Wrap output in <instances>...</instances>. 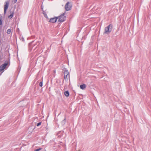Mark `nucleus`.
Returning a JSON list of instances; mask_svg holds the SVG:
<instances>
[{
  "instance_id": "nucleus-25",
  "label": "nucleus",
  "mask_w": 151,
  "mask_h": 151,
  "mask_svg": "<svg viewBox=\"0 0 151 151\" xmlns=\"http://www.w3.org/2000/svg\"><path fill=\"white\" fill-rule=\"evenodd\" d=\"M78 151H81L80 150H79Z\"/></svg>"
},
{
  "instance_id": "nucleus-17",
  "label": "nucleus",
  "mask_w": 151,
  "mask_h": 151,
  "mask_svg": "<svg viewBox=\"0 0 151 151\" xmlns=\"http://www.w3.org/2000/svg\"><path fill=\"white\" fill-rule=\"evenodd\" d=\"M41 149V148H40L37 149L35 150V151H39Z\"/></svg>"
},
{
  "instance_id": "nucleus-12",
  "label": "nucleus",
  "mask_w": 151,
  "mask_h": 151,
  "mask_svg": "<svg viewBox=\"0 0 151 151\" xmlns=\"http://www.w3.org/2000/svg\"><path fill=\"white\" fill-rule=\"evenodd\" d=\"M20 39L22 41L24 42V39L22 36H20L19 37Z\"/></svg>"
},
{
  "instance_id": "nucleus-18",
  "label": "nucleus",
  "mask_w": 151,
  "mask_h": 151,
  "mask_svg": "<svg viewBox=\"0 0 151 151\" xmlns=\"http://www.w3.org/2000/svg\"><path fill=\"white\" fill-rule=\"evenodd\" d=\"M44 16L45 17H47V15L46 14H44Z\"/></svg>"
},
{
  "instance_id": "nucleus-7",
  "label": "nucleus",
  "mask_w": 151,
  "mask_h": 151,
  "mask_svg": "<svg viewBox=\"0 0 151 151\" xmlns=\"http://www.w3.org/2000/svg\"><path fill=\"white\" fill-rule=\"evenodd\" d=\"M10 14L8 17L9 19H11L13 16V15L14 13V10L10 11Z\"/></svg>"
},
{
  "instance_id": "nucleus-2",
  "label": "nucleus",
  "mask_w": 151,
  "mask_h": 151,
  "mask_svg": "<svg viewBox=\"0 0 151 151\" xmlns=\"http://www.w3.org/2000/svg\"><path fill=\"white\" fill-rule=\"evenodd\" d=\"M66 12L65 11L59 16V22H63L66 19V16H65Z\"/></svg>"
},
{
  "instance_id": "nucleus-19",
  "label": "nucleus",
  "mask_w": 151,
  "mask_h": 151,
  "mask_svg": "<svg viewBox=\"0 0 151 151\" xmlns=\"http://www.w3.org/2000/svg\"><path fill=\"white\" fill-rule=\"evenodd\" d=\"M17 0H14L13 2L14 3H16L17 2Z\"/></svg>"
},
{
  "instance_id": "nucleus-1",
  "label": "nucleus",
  "mask_w": 151,
  "mask_h": 151,
  "mask_svg": "<svg viewBox=\"0 0 151 151\" xmlns=\"http://www.w3.org/2000/svg\"><path fill=\"white\" fill-rule=\"evenodd\" d=\"M113 28L112 24H109L108 26L105 28L104 33L108 34L111 32Z\"/></svg>"
},
{
  "instance_id": "nucleus-8",
  "label": "nucleus",
  "mask_w": 151,
  "mask_h": 151,
  "mask_svg": "<svg viewBox=\"0 0 151 151\" xmlns=\"http://www.w3.org/2000/svg\"><path fill=\"white\" fill-rule=\"evenodd\" d=\"M68 74L69 72L67 70H65L64 72V78L66 79L67 78L68 76Z\"/></svg>"
},
{
  "instance_id": "nucleus-13",
  "label": "nucleus",
  "mask_w": 151,
  "mask_h": 151,
  "mask_svg": "<svg viewBox=\"0 0 151 151\" xmlns=\"http://www.w3.org/2000/svg\"><path fill=\"white\" fill-rule=\"evenodd\" d=\"M11 30L10 29H7V31L6 33L7 34H10L11 32Z\"/></svg>"
},
{
  "instance_id": "nucleus-20",
  "label": "nucleus",
  "mask_w": 151,
  "mask_h": 151,
  "mask_svg": "<svg viewBox=\"0 0 151 151\" xmlns=\"http://www.w3.org/2000/svg\"><path fill=\"white\" fill-rule=\"evenodd\" d=\"M41 7L42 9L43 10V6H42V4L41 5Z\"/></svg>"
},
{
  "instance_id": "nucleus-10",
  "label": "nucleus",
  "mask_w": 151,
  "mask_h": 151,
  "mask_svg": "<svg viewBox=\"0 0 151 151\" xmlns=\"http://www.w3.org/2000/svg\"><path fill=\"white\" fill-rule=\"evenodd\" d=\"M86 87V85L85 84H83L81 85L80 86V88L81 89H83L85 88Z\"/></svg>"
},
{
  "instance_id": "nucleus-15",
  "label": "nucleus",
  "mask_w": 151,
  "mask_h": 151,
  "mask_svg": "<svg viewBox=\"0 0 151 151\" xmlns=\"http://www.w3.org/2000/svg\"><path fill=\"white\" fill-rule=\"evenodd\" d=\"M39 86H40V87H42L43 86V82H42V81H41L40 82V84H39Z\"/></svg>"
},
{
  "instance_id": "nucleus-11",
  "label": "nucleus",
  "mask_w": 151,
  "mask_h": 151,
  "mask_svg": "<svg viewBox=\"0 0 151 151\" xmlns=\"http://www.w3.org/2000/svg\"><path fill=\"white\" fill-rule=\"evenodd\" d=\"M64 94L66 96L68 97L69 95V93L68 91H66L65 92Z\"/></svg>"
},
{
  "instance_id": "nucleus-24",
  "label": "nucleus",
  "mask_w": 151,
  "mask_h": 151,
  "mask_svg": "<svg viewBox=\"0 0 151 151\" xmlns=\"http://www.w3.org/2000/svg\"><path fill=\"white\" fill-rule=\"evenodd\" d=\"M19 68H20V69L21 68V67H20V66H19Z\"/></svg>"
},
{
  "instance_id": "nucleus-23",
  "label": "nucleus",
  "mask_w": 151,
  "mask_h": 151,
  "mask_svg": "<svg viewBox=\"0 0 151 151\" xmlns=\"http://www.w3.org/2000/svg\"><path fill=\"white\" fill-rule=\"evenodd\" d=\"M44 11H43V14H45V13H44Z\"/></svg>"
},
{
  "instance_id": "nucleus-5",
  "label": "nucleus",
  "mask_w": 151,
  "mask_h": 151,
  "mask_svg": "<svg viewBox=\"0 0 151 151\" xmlns=\"http://www.w3.org/2000/svg\"><path fill=\"white\" fill-rule=\"evenodd\" d=\"M8 64V62L6 61L5 63L0 66V72L3 70Z\"/></svg>"
},
{
  "instance_id": "nucleus-21",
  "label": "nucleus",
  "mask_w": 151,
  "mask_h": 151,
  "mask_svg": "<svg viewBox=\"0 0 151 151\" xmlns=\"http://www.w3.org/2000/svg\"><path fill=\"white\" fill-rule=\"evenodd\" d=\"M58 137L59 138H60L61 137V135H58Z\"/></svg>"
},
{
  "instance_id": "nucleus-22",
  "label": "nucleus",
  "mask_w": 151,
  "mask_h": 151,
  "mask_svg": "<svg viewBox=\"0 0 151 151\" xmlns=\"http://www.w3.org/2000/svg\"><path fill=\"white\" fill-rule=\"evenodd\" d=\"M51 45H50V48H48V50H50V48H51Z\"/></svg>"
},
{
  "instance_id": "nucleus-14",
  "label": "nucleus",
  "mask_w": 151,
  "mask_h": 151,
  "mask_svg": "<svg viewBox=\"0 0 151 151\" xmlns=\"http://www.w3.org/2000/svg\"><path fill=\"white\" fill-rule=\"evenodd\" d=\"M62 123H63L64 124L66 122V119L65 118V119L63 120Z\"/></svg>"
},
{
  "instance_id": "nucleus-9",
  "label": "nucleus",
  "mask_w": 151,
  "mask_h": 151,
  "mask_svg": "<svg viewBox=\"0 0 151 151\" xmlns=\"http://www.w3.org/2000/svg\"><path fill=\"white\" fill-rule=\"evenodd\" d=\"M2 16L1 15H0V28H1L3 26L2 21Z\"/></svg>"
},
{
  "instance_id": "nucleus-6",
  "label": "nucleus",
  "mask_w": 151,
  "mask_h": 151,
  "mask_svg": "<svg viewBox=\"0 0 151 151\" xmlns=\"http://www.w3.org/2000/svg\"><path fill=\"white\" fill-rule=\"evenodd\" d=\"M58 18V17H57L51 18L50 19L49 22L52 23H55L56 22Z\"/></svg>"
},
{
  "instance_id": "nucleus-4",
  "label": "nucleus",
  "mask_w": 151,
  "mask_h": 151,
  "mask_svg": "<svg viewBox=\"0 0 151 151\" xmlns=\"http://www.w3.org/2000/svg\"><path fill=\"white\" fill-rule=\"evenodd\" d=\"M72 6L70 2H68L65 5V9L66 11H69L71 10Z\"/></svg>"
},
{
  "instance_id": "nucleus-3",
  "label": "nucleus",
  "mask_w": 151,
  "mask_h": 151,
  "mask_svg": "<svg viewBox=\"0 0 151 151\" xmlns=\"http://www.w3.org/2000/svg\"><path fill=\"white\" fill-rule=\"evenodd\" d=\"M9 1H6L5 2L4 6V14L5 15L6 14L7 10L9 6Z\"/></svg>"
},
{
  "instance_id": "nucleus-16",
  "label": "nucleus",
  "mask_w": 151,
  "mask_h": 151,
  "mask_svg": "<svg viewBox=\"0 0 151 151\" xmlns=\"http://www.w3.org/2000/svg\"><path fill=\"white\" fill-rule=\"evenodd\" d=\"M41 124V122H39L38 123H37V126H38L40 125Z\"/></svg>"
}]
</instances>
